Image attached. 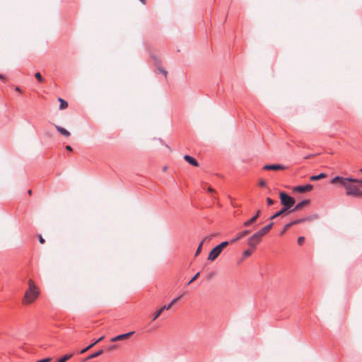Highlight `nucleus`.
<instances>
[{"instance_id":"obj_1","label":"nucleus","mask_w":362,"mask_h":362,"mask_svg":"<svg viewBox=\"0 0 362 362\" xmlns=\"http://www.w3.org/2000/svg\"><path fill=\"white\" fill-rule=\"evenodd\" d=\"M39 296V291L33 280L28 281V289L26 291L24 298L23 303L30 304L33 303Z\"/></svg>"},{"instance_id":"obj_2","label":"nucleus","mask_w":362,"mask_h":362,"mask_svg":"<svg viewBox=\"0 0 362 362\" xmlns=\"http://www.w3.org/2000/svg\"><path fill=\"white\" fill-rule=\"evenodd\" d=\"M346 189V194L356 198L362 197V191L359 187L355 185V182H341Z\"/></svg>"},{"instance_id":"obj_3","label":"nucleus","mask_w":362,"mask_h":362,"mask_svg":"<svg viewBox=\"0 0 362 362\" xmlns=\"http://www.w3.org/2000/svg\"><path fill=\"white\" fill-rule=\"evenodd\" d=\"M281 204L283 205L284 210H289L295 204V199L284 192H281L279 194Z\"/></svg>"},{"instance_id":"obj_4","label":"nucleus","mask_w":362,"mask_h":362,"mask_svg":"<svg viewBox=\"0 0 362 362\" xmlns=\"http://www.w3.org/2000/svg\"><path fill=\"white\" fill-rule=\"evenodd\" d=\"M262 236L261 235V234H259L257 232H256L255 233H254L247 240V245L248 246L253 249V250H255V248L257 247V245L261 242L262 240Z\"/></svg>"},{"instance_id":"obj_5","label":"nucleus","mask_w":362,"mask_h":362,"mask_svg":"<svg viewBox=\"0 0 362 362\" xmlns=\"http://www.w3.org/2000/svg\"><path fill=\"white\" fill-rule=\"evenodd\" d=\"M221 250L218 246L214 247L209 254L208 260L214 261L221 253Z\"/></svg>"},{"instance_id":"obj_6","label":"nucleus","mask_w":362,"mask_h":362,"mask_svg":"<svg viewBox=\"0 0 362 362\" xmlns=\"http://www.w3.org/2000/svg\"><path fill=\"white\" fill-rule=\"evenodd\" d=\"M313 189V186L312 185L308 184L306 185L297 186L294 187L293 190L299 193H305L312 190Z\"/></svg>"},{"instance_id":"obj_7","label":"nucleus","mask_w":362,"mask_h":362,"mask_svg":"<svg viewBox=\"0 0 362 362\" xmlns=\"http://www.w3.org/2000/svg\"><path fill=\"white\" fill-rule=\"evenodd\" d=\"M134 334V332H127V333H125V334H119V335H117V336H116L115 337H112L110 339V341L115 342V341H117L127 339L129 337L133 335Z\"/></svg>"},{"instance_id":"obj_8","label":"nucleus","mask_w":362,"mask_h":362,"mask_svg":"<svg viewBox=\"0 0 362 362\" xmlns=\"http://www.w3.org/2000/svg\"><path fill=\"white\" fill-rule=\"evenodd\" d=\"M284 168L285 167L280 164L266 165L263 167V169L267 170H284Z\"/></svg>"},{"instance_id":"obj_9","label":"nucleus","mask_w":362,"mask_h":362,"mask_svg":"<svg viewBox=\"0 0 362 362\" xmlns=\"http://www.w3.org/2000/svg\"><path fill=\"white\" fill-rule=\"evenodd\" d=\"M329 181H362V179L359 178H353L351 177H343L340 176H335L330 179Z\"/></svg>"},{"instance_id":"obj_10","label":"nucleus","mask_w":362,"mask_h":362,"mask_svg":"<svg viewBox=\"0 0 362 362\" xmlns=\"http://www.w3.org/2000/svg\"><path fill=\"white\" fill-rule=\"evenodd\" d=\"M250 230H243L240 233H238L235 238H233V239L230 240V243H236L238 240H239L240 239L244 238L245 236H246L247 235H248L250 233Z\"/></svg>"},{"instance_id":"obj_11","label":"nucleus","mask_w":362,"mask_h":362,"mask_svg":"<svg viewBox=\"0 0 362 362\" xmlns=\"http://www.w3.org/2000/svg\"><path fill=\"white\" fill-rule=\"evenodd\" d=\"M259 214H260V210H257V213L255 215H254L251 218H250L249 220L246 221L244 223H243V226L245 227H248L250 226H251L252 224H253L256 221L257 219L259 218Z\"/></svg>"},{"instance_id":"obj_12","label":"nucleus","mask_w":362,"mask_h":362,"mask_svg":"<svg viewBox=\"0 0 362 362\" xmlns=\"http://www.w3.org/2000/svg\"><path fill=\"white\" fill-rule=\"evenodd\" d=\"M158 318V310H156L154 317L152 321L146 327V332H152L154 330V326L152 325V322Z\"/></svg>"},{"instance_id":"obj_13","label":"nucleus","mask_w":362,"mask_h":362,"mask_svg":"<svg viewBox=\"0 0 362 362\" xmlns=\"http://www.w3.org/2000/svg\"><path fill=\"white\" fill-rule=\"evenodd\" d=\"M184 159L186 162H187L189 164L193 165V166H198L199 165V163L198 161L194 158H193L192 156H190L189 155H185L184 156Z\"/></svg>"},{"instance_id":"obj_14","label":"nucleus","mask_w":362,"mask_h":362,"mask_svg":"<svg viewBox=\"0 0 362 362\" xmlns=\"http://www.w3.org/2000/svg\"><path fill=\"white\" fill-rule=\"evenodd\" d=\"M273 226H274V223L271 222L270 223H269L268 225H267L266 226H264V228H262V229L258 230V233L259 234H261V235L263 237L272 229Z\"/></svg>"},{"instance_id":"obj_15","label":"nucleus","mask_w":362,"mask_h":362,"mask_svg":"<svg viewBox=\"0 0 362 362\" xmlns=\"http://www.w3.org/2000/svg\"><path fill=\"white\" fill-rule=\"evenodd\" d=\"M310 203V200L305 199L298 203L291 211H298Z\"/></svg>"},{"instance_id":"obj_16","label":"nucleus","mask_w":362,"mask_h":362,"mask_svg":"<svg viewBox=\"0 0 362 362\" xmlns=\"http://www.w3.org/2000/svg\"><path fill=\"white\" fill-rule=\"evenodd\" d=\"M104 339V337H100L99 339H98L97 340L94 341L92 344H90L89 346H88L87 347L83 349L81 351H80V354H84L85 352H86L87 351H88L89 349H90L92 347H93L95 344H97L98 343H99L100 341H101L103 339Z\"/></svg>"},{"instance_id":"obj_17","label":"nucleus","mask_w":362,"mask_h":362,"mask_svg":"<svg viewBox=\"0 0 362 362\" xmlns=\"http://www.w3.org/2000/svg\"><path fill=\"white\" fill-rule=\"evenodd\" d=\"M181 297H182V296H180L177 298L173 300L172 302L170 304H168V305H164V306L160 308V315L163 312V310H169L173 306V305H174L179 299L181 298Z\"/></svg>"},{"instance_id":"obj_18","label":"nucleus","mask_w":362,"mask_h":362,"mask_svg":"<svg viewBox=\"0 0 362 362\" xmlns=\"http://www.w3.org/2000/svg\"><path fill=\"white\" fill-rule=\"evenodd\" d=\"M54 127L55 128L57 129V130L63 136H66V137H69L70 135H71V133L66 130V129L59 126V125H57V124H54Z\"/></svg>"},{"instance_id":"obj_19","label":"nucleus","mask_w":362,"mask_h":362,"mask_svg":"<svg viewBox=\"0 0 362 362\" xmlns=\"http://www.w3.org/2000/svg\"><path fill=\"white\" fill-rule=\"evenodd\" d=\"M325 177H327V174L322 173L318 175H310L308 179L310 181H316Z\"/></svg>"},{"instance_id":"obj_20","label":"nucleus","mask_w":362,"mask_h":362,"mask_svg":"<svg viewBox=\"0 0 362 362\" xmlns=\"http://www.w3.org/2000/svg\"><path fill=\"white\" fill-rule=\"evenodd\" d=\"M58 101L60 103L59 110H64L68 107V103L64 99L59 98Z\"/></svg>"},{"instance_id":"obj_21","label":"nucleus","mask_w":362,"mask_h":362,"mask_svg":"<svg viewBox=\"0 0 362 362\" xmlns=\"http://www.w3.org/2000/svg\"><path fill=\"white\" fill-rule=\"evenodd\" d=\"M103 349H100L99 351L89 355L86 360H90V359H92V358H96L99 356H100L101 354H103Z\"/></svg>"},{"instance_id":"obj_22","label":"nucleus","mask_w":362,"mask_h":362,"mask_svg":"<svg viewBox=\"0 0 362 362\" xmlns=\"http://www.w3.org/2000/svg\"><path fill=\"white\" fill-rule=\"evenodd\" d=\"M310 220H311L310 217H305V218H302L296 219L292 221V223H293V225H296V224L301 223H303V222H305V221H310Z\"/></svg>"},{"instance_id":"obj_23","label":"nucleus","mask_w":362,"mask_h":362,"mask_svg":"<svg viewBox=\"0 0 362 362\" xmlns=\"http://www.w3.org/2000/svg\"><path fill=\"white\" fill-rule=\"evenodd\" d=\"M73 356L72 354H67L60 358L57 362H66Z\"/></svg>"},{"instance_id":"obj_24","label":"nucleus","mask_w":362,"mask_h":362,"mask_svg":"<svg viewBox=\"0 0 362 362\" xmlns=\"http://www.w3.org/2000/svg\"><path fill=\"white\" fill-rule=\"evenodd\" d=\"M286 211V210H284V209H281V210H279V211H277L276 213H275L273 216H272L269 219L270 220H273L276 218H277L278 216L282 215L283 214H284L285 212Z\"/></svg>"},{"instance_id":"obj_25","label":"nucleus","mask_w":362,"mask_h":362,"mask_svg":"<svg viewBox=\"0 0 362 362\" xmlns=\"http://www.w3.org/2000/svg\"><path fill=\"white\" fill-rule=\"evenodd\" d=\"M230 244H233V243H230V241H224V242H222L221 243H220L219 245H218L217 246L220 248V250L221 251H223V248H225Z\"/></svg>"},{"instance_id":"obj_26","label":"nucleus","mask_w":362,"mask_h":362,"mask_svg":"<svg viewBox=\"0 0 362 362\" xmlns=\"http://www.w3.org/2000/svg\"><path fill=\"white\" fill-rule=\"evenodd\" d=\"M253 250H254L253 249L252 250L248 249V250H245L243 253V257L246 258L247 257H250L252 255Z\"/></svg>"},{"instance_id":"obj_27","label":"nucleus","mask_w":362,"mask_h":362,"mask_svg":"<svg viewBox=\"0 0 362 362\" xmlns=\"http://www.w3.org/2000/svg\"><path fill=\"white\" fill-rule=\"evenodd\" d=\"M206 238H207V237H206V238H205V239H204V240H203L199 243V246H198V248H197V250H196L195 256H198V255H199V254L201 252L202 245H203V243H204V240H205Z\"/></svg>"},{"instance_id":"obj_28","label":"nucleus","mask_w":362,"mask_h":362,"mask_svg":"<svg viewBox=\"0 0 362 362\" xmlns=\"http://www.w3.org/2000/svg\"><path fill=\"white\" fill-rule=\"evenodd\" d=\"M292 226H293V223H292V221H291V222H290V223H287V224H286V225L284 226V229H283V230H282V231L281 232V235H283V234H284V233H285V232H286V231L289 228H291Z\"/></svg>"},{"instance_id":"obj_29","label":"nucleus","mask_w":362,"mask_h":362,"mask_svg":"<svg viewBox=\"0 0 362 362\" xmlns=\"http://www.w3.org/2000/svg\"><path fill=\"white\" fill-rule=\"evenodd\" d=\"M35 77L37 79V81L40 83H42L44 81V79L42 76V75L40 74V72H37L35 74Z\"/></svg>"},{"instance_id":"obj_30","label":"nucleus","mask_w":362,"mask_h":362,"mask_svg":"<svg viewBox=\"0 0 362 362\" xmlns=\"http://www.w3.org/2000/svg\"><path fill=\"white\" fill-rule=\"evenodd\" d=\"M200 273L199 272H197L192 279L191 280L188 282L187 285H189L190 284H192L193 281H194L199 276Z\"/></svg>"},{"instance_id":"obj_31","label":"nucleus","mask_w":362,"mask_h":362,"mask_svg":"<svg viewBox=\"0 0 362 362\" xmlns=\"http://www.w3.org/2000/svg\"><path fill=\"white\" fill-rule=\"evenodd\" d=\"M159 71H160V74H161L164 76V78L166 79L167 78V74H168L167 71H165V69H163L161 67H160Z\"/></svg>"},{"instance_id":"obj_32","label":"nucleus","mask_w":362,"mask_h":362,"mask_svg":"<svg viewBox=\"0 0 362 362\" xmlns=\"http://www.w3.org/2000/svg\"><path fill=\"white\" fill-rule=\"evenodd\" d=\"M297 241H298V244L299 245H302L303 244L304 241H305V238H304V237H303V236H300V237H299V238H298V240H297Z\"/></svg>"},{"instance_id":"obj_33","label":"nucleus","mask_w":362,"mask_h":362,"mask_svg":"<svg viewBox=\"0 0 362 362\" xmlns=\"http://www.w3.org/2000/svg\"><path fill=\"white\" fill-rule=\"evenodd\" d=\"M267 204H268L269 206H271V205L274 204V201L273 199H272L271 198L267 197Z\"/></svg>"},{"instance_id":"obj_34","label":"nucleus","mask_w":362,"mask_h":362,"mask_svg":"<svg viewBox=\"0 0 362 362\" xmlns=\"http://www.w3.org/2000/svg\"><path fill=\"white\" fill-rule=\"evenodd\" d=\"M50 361H51V358L47 357V358H45L43 359L38 360L36 362H49Z\"/></svg>"},{"instance_id":"obj_35","label":"nucleus","mask_w":362,"mask_h":362,"mask_svg":"<svg viewBox=\"0 0 362 362\" xmlns=\"http://www.w3.org/2000/svg\"><path fill=\"white\" fill-rule=\"evenodd\" d=\"M116 347H117V345L114 344V345H111V346H110L107 348V349H108L109 351H111V350H113V349H116Z\"/></svg>"},{"instance_id":"obj_36","label":"nucleus","mask_w":362,"mask_h":362,"mask_svg":"<svg viewBox=\"0 0 362 362\" xmlns=\"http://www.w3.org/2000/svg\"><path fill=\"white\" fill-rule=\"evenodd\" d=\"M39 241H40V243L41 244L45 243V240H44V238L42 237V235H39Z\"/></svg>"},{"instance_id":"obj_37","label":"nucleus","mask_w":362,"mask_h":362,"mask_svg":"<svg viewBox=\"0 0 362 362\" xmlns=\"http://www.w3.org/2000/svg\"><path fill=\"white\" fill-rule=\"evenodd\" d=\"M266 184H267V182H259V185L261 187H266Z\"/></svg>"},{"instance_id":"obj_38","label":"nucleus","mask_w":362,"mask_h":362,"mask_svg":"<svg viewBox=\"0 0 362 362\" xmlns=\"http://www.w3.org/2000/svg\"><path fill=\"white\" fill-rule=\"evenodd\" d=\"M66 149L69 151H72V148L70 146H66Z\"/></svg>"},{"instance_id":"obj_39","label":"nucleus","mask_w":362,"mask_h":362,"mask_svg":"<svg viewBox=\"0 0 362 362\" xmlns=\"http://www.w3.org/2000/svg\"><path fill=\"white\" fill-rule=\"evenodd\" d=\"M208 191L209 192H214V189L211 188V187H208Z\"/></svg>"},{"instance_id":"obj_40","label":"nucleus","mask_w":362,"mask_h":362,"mask_svg":"<svg viewBox=\"0 0 362 362\" xmlns=\"http://www.w3.org/2000/svg\"><path fill=\"white\" fill-rule=\"evenodd\" d=\"M0 79L1 80H4L5 79V76L2 74H0Z\"/></svg>"},{"instance_id":"obj_41","label":"nucleus","mask_w":362,"mask_h":362,"mask_svg":"<svg viewBox=\"0 0 362 362\" xmlns=\"http://www.w3.org/2000/svg\"><path fill=\"white\" fill-rule=\"evenodd\" d=\"M143 4H146V0H139Z\"/></svg>"},{"instance_id":"obj_42","label":"nucleus","mask_w":362,"mask_h":362,"mask_svg":"<svg viewBox=\"0 0 362 362\" xmlns=\"http://www.w3.org/2000/svg\"><path fill=\"white\" fill-rule=\"evenodd\" d=\"M28 193L30 195H31V194H32V190H31V189H29V190L28 191Z\"/></svg>"},{"instance_id":"obj_43","label":"nucleus","mask_w":362,"mask_h":362,"mask_svg":"<svg viewBox=\"0 0 362 362\" xmlns=\"http://www.w3.org/2000/svg\"><path fill=\"white\" fill-rule=\"evenodd\" d=\"M16 90H17V91H20L21 90H20V88H19L18 87H16Z\"/></svg>"},{"instance_id":"obj_44","label":"nucleus","mask_w":362,"mask_h":362,"mask_svg":"<svg viewBox=\"0 0 362 362\" xmlns=\"http://www.w3.org/2000/svg\"><path fill=\"white\" fill-rule=\"evenodd\" d=\"M167 169V167H163V171H165Z\"/></svg>"},{"instance_id":"obj_45","label":"nucleus","mask_w":362,"mask_h":362,"mask_svg":"<svg viewBox=\"0 0 362 362\" xmlns=\"http://www.w3.org/2000/svg\"><path fill=\"white\" fill-rule=\"evenodd\" d=\"M360 184V186L362 187V182H358Z\"/></svg>"},{"instance_id":"obj_46","label":"nucleus","mask_w":362,"mask_h":362,"mask_svg":"<svg viewBox=\"0 0 362 362\" xmlns=\"http://www.w3.org/2000/svg\"><path fill=\"white\" fill-rule=\"evenodd\" d=\"M359 173H361V174H362V169H361V170H360Z\"/></svg>"}]
</instances>
